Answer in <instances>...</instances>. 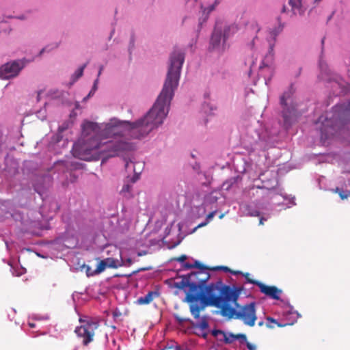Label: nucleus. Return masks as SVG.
<instances>
[{
    "mask_svg": "<svg viewBox=\"0 0 350 350\" xmlns=\"http://www.w3.org/2000/svg\"><path fill=\"white\" fill-rule=\"evenodd\" d=\"M159 294L156 291H149L145 296L139 297L136 304L138 305L149 304Z\"/></svg>",
    "mask_w": 350,
    "mask_h": 350,
    "instance_id": "obj_11",
    "label": "nucleus"
},
{
    "mask_svg": "<svg viewBox=\"0 0 350 350\" xmlns=\"http://www.w3.org/2000/svg\"><path fill=\"white\" fill-rule=\"evenodd\" d=\"M178 320L179 321H183V319H178Z\"/></svg>",
    "mask_w": 350,
    "mask_h": 350,
    "instance_id": "obj_54",
    "label": "nucleus"
},
{
    "mask_svg": "<svg viewBox=\"0 0 350 350\" xmlns=\"http://www.w3.org/2000/svg\"><path fill=\"white\" fill-rule=\"evenodd\" d=\"M187 258V256L186 255L183 254L178 258H174V260L176 261L180 262H183Z\"/></svg>",
    "mask_w": 350,
    "mask_h": 350,
    "instance_id": "obj_23",
    "label": "nucleus"
},
{
    "mask_svg": "<svg viewBox=\"0 0 350 350\" xmlns=\"http://www.w3.org/2000/svg\"><path fill=\"white\" fill-rule=\"evenodd\" d=\"M282 113L284 122H288L290 118V115L287 114V113L284 111V110L283 111Z\"/></svg>",
    "mask_w": 350,
    "mask_h": 350,
    "instance_id": "obj_26",
    "label": "nucleus"
},
{
    "mask_svg": "<svg viewBox=\"0 0 350 350\" xmlns=\"http://www.w3.org/2000/svg\"><path fill=\"white\" fill-rule=\"evenodd\" d=\"M112 252L117 253L120 259L118 258H107L105 260H100L97 265L98 272H103L106 267L116 269L123 265L121 251L117 247H113Z\"/></svg>",
    "mask_w": 350,
    "mask_h": 350,
    "instance_id": "obj_8",
    "label": "nucleus"
},
{
    "mask_svg": "<svg viewBox=\"0 0 350 350\" xmlns=\"http://www.w3.org/2000/svg\"><path fill=\"white\" fill-rule=\"evenodd\" d=\"M135 180H135L134 178H133V179H132L133 183H135Z\"/></svg>",
    "mask_w": 350,
    "mask_h": 350,
    "instance_id": "obj_51",
    "label": "nucleus"
},
{
    "mask_svg": "<svg viewBox=\"0 0 350 350\" xmlns=\"http://www.w3.org/2000/svg\"><path fill=\"white\" fill-rule=\"evenodd\" d=\"M208 224V222L206 221L204 223H202V224H200L198 227L200 228V227H202V226H206V224Z\"/></svg>",
    "mask_w": 350,
    "mask_h": 350,
    "instance_id": "obj_35",
    "label": "nucleus"
},
{
    "mask_svg": "<svg viewBox=\"0 0 350 350\" xmlns=\"http://www.w3.org/2000/svg\"><path fill=\"white\" fill-rule=\"evenodd\" d=\"M217 339H218L219 338H222V335H219V336H218V337H217Z\"/></svg>",
    "mask_w": 350,
    "mask_h": 350,
    "instance_id": "obj_49",
    "label": "nucleus"
},
{
    "mask_svg": "<svg viewBox=\"0 0 350 350\" xmlns=\"http://www.w3.org/2000/svg\"><path fill=\"white\" fill-rule=\"evenodd\" d=\"M289 4L295 14H301L304 12L302 0H289Z\"/></svg>",
    "mask_w": 350,
    "mask_h": 350,
    "instance_id": "obj_12",
    "label": "nucleus"
},
{
    "mask_svg": "<svg viewBox=\"0 0 350 350\" xmlns=\"http://www.w3.org/2000/svg\"><path fill=\"white\" fill-rule=\"evenodd\" d=\"M211 334L215 337H218L219 335H222V338H219L218 340L224 342L226 344H231L235 340H241L242 341H246V335L244 334H227L225 332L220 329H213L211 332Z\"/></svg>",
    "mask_w": 350,
    "mask_h": 350,
    "instance_id": "obj_10",
    "label": "nucleus"
},
{
    "mask_svg": "<svg viewBox=\"0 0 350 350\" xmlns=\"http://www.w3.org/2000/svg\"><path fill=\"white\" fill-rule=\"evenodd\" d=\"M138 255L139 256L143 255V253H139Z\"/></svg>",
    "mask_w": 350,
    "mask_h": 350,
    "instance_id": "obj_53",
    "label": "nucleus"
},
{
    "mask_svg": "<svg viewBox=\"0 0 350 350\" xmlns=\"http://www.w3.org/2000/svg\"><path fill=\"white\" fill-rule=\"evenodd\" d=\"M193 268H198L200 270L199 271H207V270L209 269L208 267H206L205 265H202L200 262L196 260L193 264H192Z\"/></svg>",
    "mask_w": 350,
    "mask_h": 350,
    "instance_id": "obj_17",
    "label": "nucleus"
},
{
    "mask_svg": "<svg viewBox=\"0 0 350 350\" xmlns=\"http://www.w3.org/2000/svg\"><path fill=\"white\" fill-rule=\"evenodd\" d=\"M223 217H224V215H223V214H221V215L219 216V219L223 218Z\"/></svg>",
    "mask_w": 350,
    "mask_h": 350,
    "instance_id": "obj_50",
    "label": "nucleus"
},
{
    "mask_svg": "<svg viewBox=\"0 0 350 350\" xmlns=\"http://www.w3.org/2000/svg\"><path fill=\"white\" fill-rule=\"evenodd\" d=\"M219 3V1L215 0L213 5H215V7H216Z\"/></svg>",
    "mask_w": 350,
    "mask_h": 350,
    "instance_id": "obj_39",
    "label": "nucleus"
},
{
    "mask_svg": "<svg viewBox=\"0 0 350 350\" xmlns=\"http://www.w3.org/2000/svg\"><path fill=\"white\" fill-rule=\"evenodd\" d=\"M138 255L139 256L143 255V253H139Z\"/></svg>",
    "mask_w": 350,
    "mask_h": 350,
    "instance_id": "obj_52",
    "label": "nucleus"
},
{
    "mask_svg": "<svg viewBox=\"0 0 350 350\" xmlns=\"http://www.w3.org/2000/svg\"><path fill=\"white\" fill-rule=\"evenodd\" d=\"M22 68L23 65L19 62L14 61L5 64L0 67V78L9 79L15 77L18 75Z\"/></svg>",
    "mask_w": 350,
    "mask_h": 350,
    "instance_id": "obj_7",
    "label": "nucleus"
},
{
    "mask_svg": "<svg viewBox=\"0 0 350 350\" xmlns=\"http://www.w3.org/2000/svg\"><path fill=\"white\" fill-rule=\"evenodd\" d=\"M196 327L200 328L201 330H205L208 327V323L205 317H203L201 321L196 324Z\"/></svg>",
    "mask_w": 350,
    "mask_h": 350,
    "instance_id": "obj_16",
    "label": "nucleus"
},
{
    "mask_svg": "<svg viewBox=\"0 0 350 350\" xmlns=\"http://www.w3.org/2000/svg\"><path fill=\"white\" fill-rule=\"evenodd\" d=\"M46 48L42 49V50L40 51V53H42L44 51H46Z\"/></svg>",
    "mask_w": 350,
    "mask_h": 350,
    "instance_id": "obj_47",
    "label": "nucleus"
},
{
    "mask_svg": "<svg viewBox=\"0 0 350 350\" xmlns=\"http://www.w3.org/2000/svg\"><path fill=\"white\" fill-rule=\"evenodd\" d=\"M87 64H88V63H85L77 69V70L75 72V73L74 75L75 79H78L83 75V70H84L85 68L86 67Z\"/></svg>",
    "mask_w": 350,
    "mask_h": 350,
    "instance_id": "obj_18",
    "label": "nucleus"
},
{
    "mask_svg": "<svg viewBox=\"0 0 350 350\" xmlns=\"http://www.w3.org/2000/svg\"><path fill=\"white\" fill-rule=\"evenodd\" d=\"M103 69V66H101L100 67V69H99V71H98V76H100V74H101V72H102Z\"/></svg>",
    "mask_w": 350,
    "mask_h": 350,
    "instance_id": "obj_37",
    "label": "nucleus"
},
{
    "mask_svg": "<svg viewBox=\"0 0 350 350\" xmlns=\"http://www.w3.org/2000/svg\"><path fill=\"white\" fill-rule=\"evenodd\" d=\"M263 324H264L263 321H260V322L258 323V326H260H260H262V325H263Z\"/></svg>",
    "mask_w": 350,
    "mask_h": 350,
    "instance_id": "obj_42",
    "label": "nucleus"
},
{
    "mask_svg": "<svg viewBox=\"0 0 350 350\" xmlns=\"http://www.w3.org/2000/svg\"><path fill=\"white\" fill-rule=\"evenodd\" d=\"M216 213V211H212L210 213H208L206 216V221L208 223L215 216Z\"/></svg>",
    "mask_w": 350,
    "mask_h": 350,
    "instance_id": "obj_22",
    "label": "nucleus"
},
{
    "mask_svg": "<svg viewBox=\"0 0 350 350\" xmlns=\"http://www.w3.org/2000/svg\"><path fill=\"white\" fill-rule=\"evenodd\" d=\"M260 224H263V218H260Z\"/></svg>",
    "mask_w": 350,
    "mask_h": 350,
    "instance_id": "obj_45",
    "label": "nucleus"
},
{
    "mask_svg": "<svg viewBox=\"0 0 350 350\" xmlns=\"http://www.w3.org/2000/svg\"><path fill=\"white\" fill-rule=\"evenodd\" d=\"M237 30V27L234 25L226 27L224 33H221V30L217 29H215L213 32L211 38V46L213 50H217L219 51H222L225 49V44L230 36V32L232 33H234Z\"/></svg>",
    "mask_w": 350,
    "mask_h": 350,
    "instance_id": "obj_5",
    "label": "nucleus"
},
{
    "mask_svg": "<svg viewBox=\"0 0 350 350\" xmlns=\"http://www.w3.org/2000/svg\"><path fill=\"white\" fill-rule=\"evenodd\" d=\"M244 277L245 278L247 282L252 284L250 281H256L255 280H252L250 278V274L249 273H243Z\"/></svg>",
    "mask_w": 350,
    "mask_h": 350,
    "instance_id": "obj_25",
    "label": "nucleus"
},
{
    "mask_svg": "<svg viewBox=\"0 0 350 350\" xmlns=\"http://www.w3.org/2000/svg\"><path fill=\"white\" fill-rule=\"evenodd\" d=\"M233 306H235L234 304H229L228 308L230 309V311H228L226 314H222V316L228 319L234 318L240 319L244 324L250 327H253L255 325L257 317L254 302L244 305L238 311L236 310Z\"/></svg>",
    "mask_w": 350,
    "mask_h": 350,
    "instance_id": "obj_3",
    "label": "nucleus"
},
{
    "mask_svg": "<svg viewBox=\"0 0 350 350\" xmlns=\"http://www.w3.org/2000/svg\"><path fill=\"white\" fill-rule=\"evenodd\" d=\"M189 282V289L187 293L196 294L201 290L210 278V274L207 271H198L187 275Z\"/></svg>",
    "mask_w": 350,
    "mask_h": 350,
    "instance_id": "obj_4",
    "label": "nucleus"
},
{
    "mask_svg": "<svg viewBox=\"0 0 350 350\" xmlns=\"http://www.w3.org/2000/svg\"><path fill=\"white\" fill-rule=\"evenodd\" d=\"M339 195L342 200L347 198L348 196V195L343 194L342 191H340Z\"/></svg>",
    "mask_w": 350,
    "mask_h": 350,
    "instance_id": "obj_33",
    "label": "nucleus"
},
{
    "mask_svg": "<svg viewBox=\"0 0 350 350\" xmlns=\"http://www.w3.org/2000/svg\"><path fill=\"white\" fill-rule=\"evenodd\" d=\"M321 0H314V3L318 4Z\"/></svg>",
    "mask_w": 350,
    "mask_h": 350,
    "instance_id": "obj_46",
    "label": "nucleus"
},
{
    "mask_svg": "<svg viewBox=\"0 0 350 350\" xmlns=\"http://www.w3.org/2000/svg\"><path fill=\"white\" fill-rule=\"evenodd\" d=\"M267 326L269 327V328H273V325H270L269 323L267 324Z\"/></svg>",
    "mask_w": 350,
    "mask_h": 350,
    "instance_id": "obj_41",
    "label": "nucleus"
},
{
    "mask_svg": "<svg viewBox=\"0 0 350 350\" xmlns=\"http://www.w3.org/2000/svg\"><path fill=\"white\" fill-rule=\"evenodd\" d=\"M245 342H246V346L249 350H256V345L250 343V342H247V340Z\"/></svg>",
    "mask_w": 350,
    "mask_h": 350,
    "instance_id": "obj_24",
    "label": "nucleus"
},
{
    "mask_svg": "<svg viewBox=\"0 0 350 350\" xmlns=\"http://www.w3.org/2000/svg\"><path fill=\"white\" fill-rule=\"evenodd\" d=\"M83 269H85L86 274L88 277L93 276L97 274L100 273L101 272L97 271V267L95 269H92L91 267L89 265H84L83 266Z\"/></svg>",
    "mask_w": 350,
    "mask_h": 350,
    "instance_id": "obj_15",
    "label": "nucleus"
},
{
    "mask_svg": "<svg viewBox=\"0 0 350 350\" xmlns=\"http://www.w3.org/2000/svg\"><path fill=\"white\" fill-rule=\"evenodd\" d=\"M97 82H98V79H96L95 81V82L94 83V86H93V88L92 89V90H93L94 92H95V90H96V83H97Z\"/></svg>",
    "mask_w": 350,
    "mask_h": 350,
    "instance_id": "obj_34",
    "label": "nucleus"
},
{
    "mask_svg": "<svg viewBox=\"0 0 350 350\" xmlns=\"http://www.w3.org/2000/svg\"><path fill=\"white\" fill-rule=\"evenodd\" d=\"M94 93V92L93 90H91V91L90 92V93L88 94V96H87V97H88H88H90V96L91 95H92Z\"/></svg>",
    "mask_w": 350,
    "mask_h": 350,
    "instance_id": "obj_40",
    "label": "nucleus"
},
{
    "mask_svg": "<svg viewBox=\"0 0 350 350\" xmlns=\"http://www.w3.org/2000/svg\"><path fill=\"white\" fill-rule=\"evenodd\" d=\"M183 267L185 269H192L193 266H192V264H191V263L185 262L183 264Z\"/></svg>",
    "mask_w": 350,
    "mask_h": 350,
    "instance_id": "obj_27",
    "label": "nucleus"
},
{
    "mask_svg": "<svg viewBox=\"0 0 350 350\" xmlns=\"http://www.w3.org/2000/svg\"><path fill=\"white\" fill-rule=\"evenodd\" d=\"M294 91L293 87L291 86L289 90L285 92L280 98V103L282 106L286 107L287 105V100L290 99L293 94Z\"/></svg>",
    "mask_w": 350,
    "mask_h": 350,
    "instance_id": "obj_13",
    "label": "nucleus"
},
{
    "mask_svg": "<svg viewBox=\"0 0 350 350\" xmlns=\"http://www.w3.org/2000/svg\"><path fill=\"white\" fill-rule=\"evenodd\" d=\"M219 3V1L215 0L213 5H215V7H216Z\"/></svg>",
    "mask_w": 350,
    "mask_h": 350,
    "instance_id": "obj_38",
    "label": "nucleus"
},
{
    "mask_svg": "<svg viewBox=\"0 0 350 350\" xmlns=\"http://www.w3.org/2000/svg\"><path fill=\"white\" fill-rule=\"evenodd\" d=\"M149 269H150L149 268H140L138 270H137L135 271H133V274H135V273H138L139 271H146V270H149Z\"/></svg>",
    "mask_w": 350,
    "mask_h": 350,
    "instance_id": "obj_31",
    "label": "nucleus"
},
{
    "mask_svg": "<svg viewBox=\"0 0 350 350\" xmlns=\"http://www.w3.org/2000/svg\"><path fill=\"white\" fill-rule=\"evenodd\" d=\"M133 263V261H132V259L131 258H127L125 262H123V265H125V266H130Z\"/></svg>",
    "mask_w": 350,
    "mask_h": 350,
    "instance_id": "obj_29",
    "label": "nucleus"
},
{
    "mask_svg": "<svg viewBox=\"0 0 350 350\" xmlns=\"http://www.w3.org/2000/svg\"><path fill=\"white\" fill-rule=\"evenodd\" d=\"M28 325L31 328H33L36 327V324L34 323H29Z\"/></svg>",
    "mask_w": 350,
    "mask_h": 350,
    "instance_id": "obj_36",
    "label": "nucleus"
},
{
    "mask_svg": "<svg viewBox=\"0 0 350 350\" xmlns=\"http://www.w3.org/2000/svg\"><path fill=\"white\" fill-rule=\"evenodd\" d=\"M213 270H224L226 272H231L234 275H237V274H239V273H241L240 271H231L230 269V268H228V267H225V266H219V267H215L213 269H212Z\"/></svg>",
    "mask_w": 350,
    "mask_h": 350,
    "instance_id": "obj_19",
    "label": "nucleus"
},
{
    "mask_svg": "<svg viewBox=\"0 0 350 350\" xmlns=\"http://www.w3.org/2000/svg\"><path fill=\"white\" fill-rule=\"evenodd\" d=\"M130 191H131V185L129 184L124 185L121 189V193L126 195V193H129Z\"/></svg>",
    "mask_w": 350,
    "mask_h": 350,
    "instance_id": "obj_21",
    "label": "nucleus"
},
{
    "mask_svg": "<svg viewBox=\"0 0 350 350\" xmlns=\"http://www.w3.org/2000/svg\"><path fill=\"white\" fill-rule=\"evenodd\" d=\"M99 323L97 321H88L83 325L76 327L75 332L77 335L83 338V344L87 346L93 341L95 331L98 328Z\"/></svg>",
    "mask_w": 350,
    "mask_h": 350,
    "instance_id": "obj_6",
    "label": "nucleus"
},
{
    "mask_svg": "<svg viewBox=\"0 0 350 350\" xmlns=\"http://www.w3.org/2000/svg\"><path fill=\"white\" fill-rule=\"evenodd\" d=\"M267 320L268 322H271V323H275V325H277L278 327H284L286 325H288L287 323L280 324L275 319H273L271 317H267ZM290 325H292V323H291Z\"/></svg>",
    "mask_w": 350,
    "mask_h": 350,
    "instance_id": "obj_20",
    "label": "nucleus"
},
{
    "mask_svg": "<svg viewBox=\"0 0 350 350\" xmlns=\"http://www.w3.org/2000/svg\"><path fill=\"white\" fill-rule=\"evenodd\" d=\"M170 64L161 92L153 107L144 118L135 122L111 120L99 126L97 123L86 122L83 124V132L90 138L74 145L73 154L82 160L96 159L100 154L103 160L109 157L122 156L133 149L131 143L122 140L102 142L108 137L122 135L126 133L136 139L148 135L152 130L161 124L167 116L174 90L177 88L180 70L185 56L182 51L175 50L170 56Z\"/></svg>",
    "mask_w": 350,
    "mask_h": 350,
    "instance_id": "obj_1",
    "label": "nucleus"
},
{
    "mask_svg": "<svg viewBox=\"0 0 350 350\" xmlns=\"http://www.w3.org/2000/svg\"><path fill=\"white\" fill-rule=\"evenodd\" d=\"M252 26L253 27L254 31L256 33L259 31L260 27L256 23H254L252 24Z\"/></svg>",
    "mask_w": 350,
    "mask_h": 350,
    "instance_id": "obj_28",
    "label": "nucleus"
},
{
    "mask_svg": "<svg viewBox=\"0 0 350 350\" xmlns=\"http://www.w3.org/2000/svg\"><path fill=\"white\" fill-rule=\"evenodd\" d=\"M241 288H232L224 284L221 280L208 285L204 284L203 290L198 293H186L185 302L189 304V310L195 319L200 318V312L207 306H214L220 310L221 314H226L230 311L228 306L234 304L239 307L238 299Z\"/></svg>",
    "mask_w": 350,
    "mask_h": 350,
    "instance_id": "obj_2",
    "label": "nucleus"
},
{
    "mask_svg": "<svg viewBox=\"0 0 350 350\" xmlns=\"http://www.w3.org/2000/svg\"><path fill=\"white\" fill-rule=\"evenodd\" d=\"M133 171H134L135 175L138 174V172H136L135 168H134Z\"/></svg>",
    "mask_w": 350,
    "mask_h": 350,
    "instance_id": "obj_48",
    "label": "nucleus"
},
{
    "mask_svg": "<svg viewBox=\"0 0 350 350\" xmlns=\"http://www.w3.org/2000/svg\"><path fill=\"white\" fill-rule=\"evenodd\" d=\"M120 314H118V313H117L116 312H113V316H114V317H118V315H120Z\"/></svg>",
    "mask_w": 350,
    "mask_h": 350,
    "instance_id": "obj_43",
    "label": "nucleus"
},
{
    "mask_svg": "<svg viewBox=\"0 0 350 350\" xmlns=\"http://www.w3.org/2000/svg\"><path fill=\"white\" fill-rule=\"evenodd\" d=\"M282 12H286V7L285 6H283Z\"/></svg>",
    "mask_w": 350,
    "mask_h": 350,
    "instance_id": "obj_44",
    "label": "nucleus"
},
{
    "mask_svg": "<svg viewBox=\"0 0 350 350\" xmlns=\"http://www.w3.org/2000/svg\"><path fill=\"white\" fill-rule=\"evenodd\" d=\"M174 286L179 289H184L186 287L189 288V282L187 278V275H184L181 276L180 281L176 282L174 283Z\"/></svg>",
    "mask_w": 350,
    "mask_h": 350,
    "instance_id": "obj_14",
    "label": "nucleus"
},
{
    "mask_svg": "<svg viewBox=\"0 0 350 350\" xmlns=\"http://www.w3.org/2000/svg\"><path fill=\"white\" fill-rule=\"evenodd\" d=\"M124 160H125V162H126L125 167H126V169H127L129 167L130 163H131L132 162H131V161H127V159L126 158H124Z\"/></svg>",
    "mask_w": 350,
    "mask_h": 350,
    "instance_id": "obj_32",
    "label": "nucleus"
},
{
    "mask_svg": "<svg viewBox=\"0 0 350 350\" xmlns=\"http://www.w3.org/2000/svg\"><path fill=\"white\" fill-rule=\"evenodd\" d=\"M215 5H211L208 8H207V12L210 13L211 12L215 10Z\"/></svg>",
    "mask_w": 350,
    "mask_h": 350,
    "instance_id": "obj_30",
    "label": "nucleus"
},
{
    "mask_svg": "<svg viewBox=\"0 0 350 350\" xmlns=\"http://www.w3.org/2000/svg\"><path fill=\"white\" fill-rule=\"evenodd\" d=\"M252 284L256 285L262 293L265 295L275 299L279 300L280 296L282 293V290L279 289L275 286H267L260 281H250Z\"/></svg>",
    "mask_w": 350,
    "mask_h": 350,
    "instance_id": "obj_9",
    "label": "nucleus"
}]
</instances>
